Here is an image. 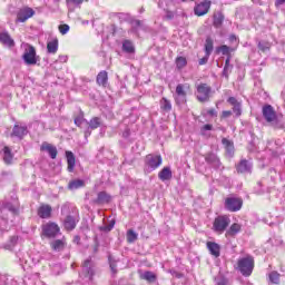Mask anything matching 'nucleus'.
I'll return each instance as SVG.
<instances>
[{"mask_svg": "<svg viewBox=\"0 0 285 285\" xmlns=\"http://www.w3.org/2000/svg\"><path fill=\"white\" fill-rule=\"evenodd\" d=\"M210 6H213V2L210 0H204L203 2H199L194 8L195 16L205 17V14H208V12H210Z\"/></svg>", "mask_w": 285, "mask_h": 285, "instance_id": "10", "label": "nucleus"}, {"mask_svg": "<svg viewBox=\"0 0 285 285\" xmlns=\"http://www.w3.org/2000/svg\"><path fill=\"white\" fill-rule=\"evenodd\" d=\"M230 59H233V56H229V57H227L226 58V60H225V70H229V68H230Z\"/></svg>", "mask_w": 285, "mask_h": 285, "instance_id": "50", "label": "nucleus"}, {"mask_svg": "<svg viewBox=\"0 0 285 285\" xmlns=\"http://www.w3.org/2000/svg\"><path fill=\"white\" fill-rule=\"evenodd\" d=\"M207 115H209V117H217V110L213 108L208 109Z\"/></svg>", "mask_w": 285, "mask_h": 285, "instance_id": "51", "label": "nucleus"}, {"mask_svg": "<svg viewBox=\"0 0 285 285\" xmlns=\"http://www.w3.org/2000/svg\"><path fill=\"white\" fill-rule=\"evenodd\" d=\"M138 235L135 233L134 229H129L127 232V242L128 244H134V242H137Z\"/></svg>", "mask_w": 285, "mask_h": 285, "instance_id": "38", "label": "nucleus"}, {"mask_svg": "<svg viewBox=\"0 0 285 285\" xmlns=\"http://www.w3.org/2000/svg\"><path fill=\"white\" fill-rule=\"evenodd\" d=\"M90 135H91L90 131H85V137L86 138L90 137Z\"/></svg>", "mask_w": 285, "mask_h": 285, "instance_id": "57", "label": "nucleus"}, {"mask_svg": "<svg viewBox=\"0 0 285 285\" xmlns=\"http://www.w3.org/2000/svg\"><path fill=\"white\" fill-rule=\"evenodd\" d=\"M161 164H164L161 155L148 154L145 157V166H147V168H150V170H157V168H159Z\"/></svg>", "mask_w": 285, "mask_h": 285, "instance_id": "8", "label": "nucleus"}, {"mask_svg": "<svg viewBox=\"0 0 285 285\" xmlns=\"http://www.w3.org/2000/svg\"><path fill=\"white\" fill-rule=\"evenodd\" d=\"M233 112L236 117H242V102L233 107Z\"/></svg>", "mask_w": 285, "mask_h": 285, "instance_id": "42", "label": "nucleus"}, {"mask_svg": "<svg viewBox=\"0 0 285 285\" xmlns=\"http://www.w3.org/2000/svg\"><path fill=\"white\" fill-rule=\"evenodd\" d=\"M258 49L262 51V52H266L267 50H271V47H268V45L264 43V42H259L258 43Z\"/></svg>", "mask_w": 285, "mask_h": 285, "instance_id": "47", "label": "nucleus"}, {"mask_svg": "<svg viewBox=\"0 0 285 285\" xmlns=\"http://www.w3.org/2000/svg\"><path fill=\"white\" fill-rule=\"evenodd\" d=\"M267 277H268L269 284H275V285L282 284V274H279V272H277V271H272L267 275Z\"/></svg>", "mask_w": 285, "mask_h": 285, "instance_id": "25", "label": "nucleus"}, {"mask_svg": "<svg viewBox=\"0 0 285 285\" xmlns=\"http://www.w3.org/2000/svg\"><path fill=\"white\" fill-rule=\"evenodd\" d=\"M67 170L68 173H75V166H77V158L72 151H66Z\"/></svg>", "mask_w": 285, "mask_h": 285, "instance_id": "13", "label": "nucleus"}, {"mask_svg": "<svg viewBox=\"0 0 285 285\" xmlns=\"http://www.w3.org/2000/svg\"><path fill=\"white\" fill-rule=\"evenodd\" d=\"M224 13L222 11H215L213 14V26L214 28H222L224 26Z\"/></svg>", "mask_w": 285, "mask_h": 285, "instance_id": "20", "label": "nucleus"}, {"mask_svg": "<svg viewBox=\"0 0 285 285\" xmlns=\"http://www.w3.org/2000/svg\"><path fill=\"white\" fill-rule=\"evenodd\" d=\"M110 268H111L112 273L117 274V264L111 263Z\"/></svg>", "mask_w": 285, "mask_h": 285, "instance_id": "53", "label": "nucleus"}, {"mask_svg": "<svg viewBox=\"0 0 285 285\" xmlns=\"http://www.w3.org/2000/svg\"><path fill=\"white\" fill-rule=\"evenodd\" d=\"M59 50V39L53 38L51 41L47 42V51L49 55H57Z\"/></svg>", "mask_w": 285, "mask_h": 285, "instance_id": "23", "label": "nucleus"}, {"mask_svg": "<svg viewBox=\"0 0 285 285\" xmlns=\"http://www.w3.org/2000/svg\"><path fill=\"white\" fill-rule=\"evenodd\" d=\"M236 170H237L238 175H244V173H252V166L248 164V160L242 159L236 165Z\"/></svg>", "mask_w": 285, "mask_h": 285, "instance_id": "16", "label": "nucleus"}, {"mask_svg": "<svg viewBox=\"0 0 285 285\" xmlns=\"http://www.w3.org/2000/svg\"><path fill=\"white\" fill-rule=\"evenodd\" d=\"M158 177L160 181H168L173 179V170H170V167H164L159 173Z\"/></svg>", "mask_w": 285, "mask_h": 285, "instance_id": "22", "label": "nucleus"}, {"mask_svg": "<svg viewBox=\"0 0 285 285\" xmlns=\"http://www.w3.org/2000/svg\"><path fill=\"white\" fill-rule=\"evenodd\" d=\"M222 144L226 148V150H233V148H235V144L227 138H223Z\"/></svg>", "mask_w": 285, "mask_h": 285, "instance_id": "39", "label": "nucleus"}, {"mask_svg": "<svg viewBox=\"0 0 285 285\" xmlns=\"http://www.w3.org/2000/svg\"><path fill=\"white\" fill-rule=\"evenodd\" d=\"M22 59L26 66H37V61H39V59L37 58V49L35 48V46H26Z\"/></svg>", "mask_w": 285, "mask_h": 285, "instance_id": "6", "label": "nucleus"}, {"mask_svg": "<svg viewBox=\"0 0 285 285\" xmlns=\"http://www.w3.org/2000/svg\"><path fill=\"white\" fill-rule=\"evenodd\" d=\"M58 30H59L60 35H68V32H70V26H68V24H60L58 27Z\"/></svg>", "mask_w": 285, "mask_h": 285, "instance_id": "41", "label": "nucleus"}, {"mask_svg": "<svg viewBox=\"0 0 285 285\" xmlns=\"http://www.w3.org/2000/svg\"><path fill=\"white\" fill-rule=\"evenodd\" d=\"M206 246L213 257H219V255H222V246H219V244L215 242H207Z\"/></svg>", "mask_w": 285, "mask_h": 285, "instance_id": "17", "label": "nucleus"}, {"mask_svg": "<svg viewBox=\"0 0 285 285\" xmlns=\"http://www.w3.org/2000/svg\"><path fill=\"white\" fill-rule=\"evenodd\" d=\"M110 199L112 198L110 197V195H108V193L100 191L98 193V197L95 200V204H110Z\"/></svg>", "mask_w": 285, "mask_h": 285, "instance_id": "26", "label": "nucleus"}, {"mask_svg": "<svg viewBox=\"0 0 285 285\" xmlns=\"http://www.w3.org/2000/svg\"><path fill=\"white\" fill-rule=\"evenodd\" d=\"M97 86L106 88L108 86V71L101 70L96 77Z\"/></svg>", "mask_w": 285, "mask_h": 285, "instance_id": "15", "label": "nucleus"}, {"mask_svg": "<svg viewBox=\"0 0 285 285\" xmlns=\"http://www.w3.org/2000/svg\"><path fill=\"white\" fill-rule=\"evenodd\" d=\"M234 268L240 273L243 277H250L253 271H255V257L253 255H246L245 257L238 258Z\"/></svg>", "mask_w": 285, "mask_h": 285, "instance_id": "1", "label": "nucleus"}, {"mask_svg": "<svg viewBox=\"0 0 285 285\" xmlns=\"http://www.w3.org/2000/svg\"><path fill=\"white\" fill-rule=\"evenodd\" d=\"M180 1H183V3H186V2H188V1L193 2V1H195V0H180Z\"/></svg>", "mask_w": 285, "mask_h": 285, "instance_id": "59", "label": "nucleus"}, {"mask_svg": "<svg viewBox=\"0 0 285 285\" xmlns=\"http://www.w3.org/2000/svg\"><path fill=\"white\" fill-rule=\"evenodd\" d=\"M284 3H285V0H276L275 1L276 8H279V6H284Z\"/></svg>", "mask_w": 285, "mask_h": 285, "instance_id": "52", "label": "nucleus"}, {"mask_svg": "<svg viewBox=\"0 0 285 285\" xmlns=\"http://www.w3.org/2000/svg\"><path fill=\"white\" fill-rule=\"evenodd\" d=\"M0 43L7 48H14V39L8 32L0 33Z\"/></svg>", "mask_w": 285, "mask_h": 285, "instance_id": "14", "label": "nucleus"}, {"mask_svg": "<svg viewBox=\"0 0 285 285\" xmlns=\"http://www.w3.org/2000/svg\"><path fill=\"white\" fill-rule=\"evenodd\" d=\"M32 17H35V9L23 7L19 9L16 21L17 23H26V21H28V19H32Z\"/></svg>", "mask_w": 285, "mask_h": 285, "instance_id": "9", "label": "nucleus"}, {"mask_svg": "<svg viewBox=\"0 0 285 285\" xmlns=\"http://www.w3.org/2000/svg\"><path fill=\"white\" fill-rule=\"evenodd\" d=\"M41 237H46L47 239H55V237L61 233V227H59V224L49 220L41 225Z\"/></svg>", "mask_w": 285, "mask_h": 285, "instance_id": "4", "label": "nucleus"}, {"mask_svg": "<svg viewBox=\"0 0 285 285\" xmlns=\"http://www.w3.org/2000/svg\"><path fill=\"white\" fill-rule=\"evenodd\" d=\"M186 66H188V60L186 59V57H177L176 58V68L178 70H184V68H186Z\"/></svg>", "mask_w": 285, "mask_h": 285, "instance_id": "35", "label": "nucleus"}, {"mask_svg": "<svg viewBox=\"0 0 285 285\" xmlns=\"http://www.w3.org/2000/svg\"><path fill=\"white\" fill-rule=\"evenodd\" d=\"M122 50L124 52H128V55H132L135 53V45L130 40H125L122 42Z\"/></svg>", "mask_w": 285, "mask_h": 285, "instance_id": "34", "label": "nucleus"}, {"mask_svg": "<svg viewBox=\"0 0 285 285\" xmlns=\"http://www.w3.org/2000/svg\"><path fill=\"white\" fill-rule=\"evenodd\" d=\"M27 132H28V127L14 125L11 132V137H19V139H23Z\"/></svg>", "mask_w": 285, "mask_h": 285, "instance_id": "19", "label": "nucleus"}, {"mask_svg": "<svg viewBox=\"0 0 285 285\" xmlns=\"http://www.w3.org/2000/svg\"><path fill=\"white\" fill-rule=\"evenodd\" d=\"M49 155H50L51 159H57V155H59L57 147L53 146V148L49 150Z\"/></svg>", "mask_w": 285, "mask_h": 285, "instance_id": "48", "label": "nucleus"}, {"mask_svg": "<svg viewBox=\"0 0 285 285\" xmlns=\"http://www.w3.org/2000/svg\"><path fill=\"white\" fill-rule=\"evenodd\" d=\"M52 250H63L66 248V239H56L50 244Z\"/></svg>", "mask_w": 285, "mask_h": 285, "instance_id": "30", "label": "nucleus"}, {"mask_svg": "<svg viewBox=\"0 0 285 285\" xmlns=\"http://www.w3.org/2000/svg\"><path fill=\"white\" fill-rule=\"evenodd\" d=\"M210 130H213V125H210V124H206V125H204V126L200 128L202 135H204V132H208V131H210Z\"/></svg>", "mask_w": 285, "mask_h": 285, "instance_id": "44", "label": "nucleus"}, {"mask_svg": "<svg viewBox=\"0 0 285 285\" xmlns=\"http://www.w3.org/2000/svg\"><path fill=\"white\" fill-rule=\"evenodd\" d=\"M223 73L226 77V79H228V70H226V67H224Z\"/></svg>", "mask_w": 285, "mask_h": 285, "instance_id": "56", "label": "nucleus"}, {"mask_svg": "<svg viewBox=\"0 0 285 285\" xmlns=\"http://www.w3.org/2000/svg\"><path fill=\"white\" fill-rule=\"evenodd\" d=\"M140 279H145L149 284H155V282H157V274L147 271L140 276Z\"/></svg>", "mask_w": 285, "mask_h": 285, "instance_id": "28", "label": "nucleus"}, {"mask_svg": "<svg viewBox=\"0 0 285 285\" xmlns=\"http://www.w3.org/2000/svg\"><path fill=\"white\" fill-rule=\"evenodd\" d=\"M213 50H214L213 38L207 37L205 40V55H207V57H210V55H213Z\"/></svg>", "mask_w": 285, "mask_h": 285, "instance_id": "32", "label": "nucleus"}, {"mask_svg": "<svg viewBox=\"0 0 285 285\" xmlns=\"http://www.w3.org/2000/svg\"><path fill=\"white\" fill-rule=\"evenodd\" d=\"M186 90H190V85H184V83H178L176 86V95L177 98H175L176 104L179 105V99H183L184 104H186V97H188V94Z\"/></svg>", "mask_w": 285, "mask_h": 285, "instance_id": "12", "label": "nucleus"}, {"mask_svg": "<svg viewBox=\"0 0 285 285\" xmlns=\"http://www.w3.org/2000/svg\"><path fill=\"white\" fill-rule=\"evenodd\" d=\"M88 124L91 130H97V128H101V119L99 117H92Z\"/></svg>", "mask_w": 285, "mask_h": 285, "instance_id": "36", "label": "nucleus"}, {"mask_svg": "<svg viewBox=\"0 0 285 285\" xmlns=\"http://www.w3.org/2000/svg\"><path fill=\"white\" fill-rule=\"evenodd\" d=\"M206 161H208V157H206Z\"/></svg>", "mask_w": 285, "mask_h": 285, "instance_id": "60", "label": "nucleus"}, {"mask_svg": "<svg viewBox=\"0 0 285 285\" xmlns=\"http://www.w3.org/2000/svg\"><path fill=\"white\" fill-rule=\"evenodd\" d=\"M136 26H141V20H137Z\"/></svg>", "mask_w": 285, "mask_h": 285, "instance_id": "58", "label": "nucleus"}, {"mask_svg": "<svg viewBox=\"0 0 285 285\" xmlns=\"http://www.w3.org/2000/svg\"><path fill=\"white\" fill-rule=\"evenodd\" d=\"M197 96L196 99L200 104H206V101H210V92H213V88L208 83L200 82L197 87Z\"/></svg>", "mask_w": 285, "mask_h": 285, "instance_id": "5", "label": "nucleus"}, {"mask_svg": "<svg viewBox=\"0 0 285 285\" xmlns=\"http://www.w3.org/2000/svg\"><path fill=\"white\" fill-rule=\"evenodd\" d=\"M238 233H242V225L234 223L226 229L225 237H235Z\"/></svg>", "mask_w": 285, "mask_h": 285, "instance_id": "18", "label": "nucleus"}, {"mask_svg": "<svg viewBox=\"0 0 285 285\" xmlns=\"http://www.w3.org/2000/svg\"><path fill=\"white\" fill-rule=\"evenodd\" d=\"M227 101H228V104H230V106H239V101H237V98L236 97H229L228 99H227Z\"/></svg>", "mask_w": 285, "mask_h": 285, "instance_id": "49", "label": "nucleus"}, {"mask_svg": "<svg viewBox=\"0 0 285 285\" xmlns=\"http://www.w3.org/2000/svg\"><path fill=\"white\" fill-rule=\"evenodd\" d=\"M63 227L66 230H75L77 228V220L71 215H68L65 218Z\"/></svg>", "mask_w": 285, "mask_h": 285, "instance_id": "24", "label": "nucleus"}, {"mask_svg": "<svg viewBox=\"0 0 285 285\" xmlns=\"http://www.w3.org/2000/svg\"><path fill=\"white\" fill-rule=\"evenodd\" d=\"M3 153V161L7 166L12 164V159H14V155L12 154V149L10 147L4 146L2 149Z\"/></svg>", "mask_w": 285, "mask_h": 285, "instance_id": "21", "label": "nucleus"}, {"mask_svg": "<svg viewBox=\"0 0 285 285\" xmlns=\"http://www.w3.org/2000/svg\"><path fill=\"white\" fill-rule=\"evenodd\" d=\"M67 6H81L83 0H66Z\"/></svg>", "mask_w": 285, "mask_h": 285, "instance_id": "43", "label": "nucleus"}, {"mask_svg": "<svg viewBox=\"0 0 285 285\" xmlns=\"http://www.w3.org/2000/svg\"><path fill=\"white\" fill-rule=\"evenodd\" d=\"M82 268H83L85 273H87V275L89 277H92V275H95V269H92V261L86 259L82 263Z\"/></svg>", "mask_w": 285, "mask_h": 285, "instance_id": "31", "label": "nucleus"}, {"mask_svg": "<svg viewBox=\"0 0 285 285\" xmlns=\"http://www.w3.org/2000/svg\"><path fill=\"white\" fill-rule=\"evenodd\" d=\"M86 186V183L81 179H73L69 181L68 189L69 190H77L78 188H83Z\"/></svg>", "mask_w": 285, "mask_h": 285, "instance_id": "29", "label": "nucleus"}, {"mask_svg": "<svg viewBox=\"0 0 285 285\" xmlns=\"http://www.w3.org/2000/svg\"><path fill=\"white\" fill-rule=\"evenodd\" d=\"M229 226H230V216L223 214L214 218L212 224V230L216 235H224V233L228 230Z\"/></svg>", "mask_w": 285, "mask_h": 285, "instance_id": "2", "label": "nucleus"}, {"mask_svg": "<svg viewBox=\"0 0 285 285\" xmlns=\"http://www.w3.org/2000/svg\"><path fill=\"white\" fill-rule=\"evenodd\" d=\"M233 116V111L230 110H224L222 111L220 114V119H228V117H232Z\"/></svg>", "mask_w": 285, "mask_h": 285, "instance_id": "46", "label": "nucleus"}, {"mask_svg": "<svg viewBox=\"0 0 285 285\" xmlns=\"http://www.w3.org/2000/svg\"><path fill=\"white\" fill-rule=\"evenodd\" d=\"M229 41H237V37L235 35L229 36Z\"/></svg>", "mask_w": 285, "mask_h": 285, "instance_id": "55", "label": "nucleus"}, {"mask_svg": "<svg viewBox=\"0 0 285 285\" xmlns=\"http://www.w3.org/2000/svg\"><path fill=\"white\" fill-rule=\"evenodd\" d=\"M86 121L83 111L80 110V114L78 116L73 117V124L75 126H77L78 128H81L82 124Z\"/></svg>", "mask_w": 285, "mask_h": 285, "instance_id": "37", "label": "nucleus"}, {"mask_svg": "<svg viewBox=\"0 0 285 285\" xmlns=\"http://www.w3.org/2000/svg\"><path fill=\"white\" fill-rule=\"evenodd\" d=\"M263 117L267 124H274L275 130H282L284 129V124L277 122V111H275V108L271 105L263 106L262 109Z\"/></svg>", "mask_w": 285, "mask_h": 285, "instance_id": "3", "label": "nucleus"}, {"mask_svg": "<svg viewBox=\"0 0 285 285\" xmlns=\"http://www.w3.org/2000/svg\"><path fill=\"white\" fill-rule=\"evenodd\" d=\"M160 110L164 112H170L173 110V104L167 98L160 99Z\"/></svg>", "mask_w": 285, "mask_h": 285, "instance_id": "33", "label": "nucleus"}, {"mask_svg": "<svg viewBox=\"0 0 285 285\" xmlns=\"http://www.w3.org/2000/svg\"><path fill=\"white\" fill-rule=\"evenodd\" d=\"M228 282L226 279H222L217 283V285H227Z\"/></svg>", "mask_w": 285, "mask_h": 285, "instance_id": "54", "label": "nucleus"}, {"mask_svg": "<svg viewBox=\"0 0 285 285\" xmlns=\"http://www.w3.org/2000/svg\"><path fill=\"white\" fill-rule=\"evenodd\" d=\"M230 52H235V49L226 46V45H222L220 47L216 48V55H225L226 57H232Z\"/></svg>", "mask_w": 285, "mask_h": 285, "instance_id": "27", "label": "nucleus"}, {"mask_svg": "<svg viewBox=\"0 0 285 285\" xmlns=\"http://www.w3.org/2000/svg\"><path fill=\"white\" fill-rule=\"evenodd\" d=\"M244 206V199L239 197H227L225 198V208L229 213H239V209Z\"/></svg>", "mask_w": 285, "mask_h": 285, "instance_id": "7", "label": "nucleus"}, {"mask_svg": "<svg viewBox=\"0 0 285 285\" xmlns=\"http://www.w3.org/2000/svg\"><path fill=\"white\" fill-rule=\"evenodd\" d=\"M209 57H210V56H208V55L205 53V57H203V58H200V59L198 60V65H199V66H206V65L208 63Z\"/></svg>", "mask_w": 285, "mask_h": 285, "instance_id": "45", "label": "nucleus"}, {"mask_svg": "<svg viewBox=\"0 0 285 285\" xmlns=\"http://www.w3.org/2000/svg\"><path fill=\"white\" fill-rule=\"evenodd\" d=\"M55 147V145L50 144V142H42V145L40 146V150L50 153V150Z\"/></svg>", "mask_w": 285, "mask_h": 285, "instance_id": "40", "label": "nucleus"}, {"mask_svg": "<svg viewBox=\"0 0 285 285\" xmlns=\"http://www.w3.org/2000/svg\"><path fill=\"white\" fill-rule=\"evenodd\" d=\"M37 215L40 219H51L52 218V206L48 204H40L37 208Z\"/></svg>", "mask_w": 285, "mask_h": 285, "instance_id": "11", "label": "nucleus"}]
</instances>
